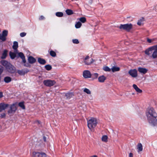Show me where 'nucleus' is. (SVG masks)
Segmentation results:
<instances>
[{
	"label": "nucleus",
	"mask_w": 157,
	"mask_h": 157,
	"mask_svg": "<svg viewBox=\"0 0 157 157\" xmlns=\"http://www.w3.org/2000/svg\"><path fill=\"white\" fill-rule=\"evenodd\" d=\"M44 67L45 69L48 71H49L52 68L51 66L49 64L45 66Z\"/></svg>",
	"instance_id": "35"
},
{
	"label": "nucleus",
	"mask_w": 157,
	"mask_h": 157,
	"mask_svg": "<svg viewBox=\"0 0 157 157\" xmlns=\"http://www.w3.org/2000/svg\"><path fill=\"white\" fill-rule=\"evenodd\" d=\"M91 157H98V156L96 155H94L93 156H91Z\"/></svg>",
	"instance_id": "54"
},
{
	"label": "nucleus",
	"mask_w": 157,
	"mask_h": 157,
	"mask_svg": "<svg viewBox=\"0 0 157 157\" xmlns=\"http://www.w3.org/2000/svg\"><path fill=\"white\" fill-rule=\"evenodd\" d=\"M17 107L16 105L14 104H12L11 105L10 109L8 111V114L10 116L13 115Z\"/></svg>",
	"instance_id": "5"
},
{
	"label": "nucleus",
	"mask_w": 157,
	"mask_h": 157,
	"mask_svg": "<svg viewBox=\"0 0 157 157\" xmlns=\"http://www.w3.org/2000/svg\"><path fill=\"white\" fill-rule=\"evenodd\" d=\"M32 157H46V155L44 152L34 151L33 153Z\"/></svg>",
	"instance_id": "6"
},
{
	"label": "nucleus",
	"mask_w": 157,
	"mask_h": 157,
	"mask_svg": "<svg viewBox=\"0 0 157 157\" xmlns=\"http://www.w3.org/2000/svg\"><path fill=\"white\" fill-rule=\"evenodd\" d=\"M49 53L50 55L52 57H55L56 56V52L52 50H51L50 52Z\"/></svg>",
	"instance_id": "33"
},
{
	"label": "nucleus",
	"mask_w": 157,
	"mask_h": 157,
	"mask_svg": "<svg viewBox=\"0 0 157 157\" xmlns=\"http://www.w3.org/2000/svg\"><path fill=\"white\" fill-rule=\"evenodd\" d=\"M19 56L22 59V62L23 63H25L26 61L25 59V56L23 53L21 52H19L18 53Z\"/></svg>",
	"instance_id": "18"
},
{
	"label": "nucleus",
	"mask_w": 157,
	"mask_h": 157,
	"mask_svg": "<svg viewBox=\"0 0 157 157\" xmlns=\"http://www.w3.org/2000/svg\"><path fill=\"white\" fill-rule=\"evenodd\" d=\"M83 76L85 78H88L91 77V74L88 70H85L83 71Z\"/></svg>",
	"instance_id": "11"
},
{
	"label": "nucleus",
	"mask_w": 157,
	"mask_h": 157,
	"mask_svg": "<svg viewBox=\"0 0 157 157\" xmlns=\"http://www.w3.org/2000/svg\"><path fill=\"white\" fill-rule=\"evenodd\" d=\"M103 70L106 71H110L111 70V69L107 66L104 67Z\"/></svg>",
	"instance_id": "38"
},
{
	"label": "nucleus",
	"mask_w": 157,
	"mask_h": 157,
	"mask_svg": "<svg viewBox=\"0 0 157 157\" xmlns=\"http://www.w3.org/2000/svg\"><path fill=\"white\" fill-rule=\"evenodd\" d=\"M132 25L131 23L125 24H121L119 26L117 27L121 30H123L129 32L132 29Z\"/></svg>",
	"instance_id": "3"
},
{
	"label": "nucleus",
	"mask_w": 157,
	"mask_h": 157,
	"mask_svg": "<svg viewBox=\"0 0 157 157\" xmlns=\"http://www.w3.org/2000/svg\"><path fill=\"white\" fill-rule=\"evenodd\" d=\"M19 106L23 109H25V107L23 102H21L18 104Z\"/></svg>",
	"instance_id": "32"
},
{
	"label": "nucleus",
	"mask_w": 157,
	"mask_h": 157,
	"mask_svg": "<svg viewBox=\"0 0 157 157\" xmlns=\"http://www.w3.org/2000/svg\"><path fill=\"white\" fill-rule=\"evenodd\" d=\"M3 70V67L2 66L0 65V75L2 73Z\"/></svg>",
	"instance_id": "44"
},
{
	"label": "nucleus",
	"mask_w": 157,
	"mask_h": 157,
	"mask_svg": "<svg viewBox=\"0 0 157 157\" xmlns=\"http://www.w3.org/2000/svg\"><path fill=\"white\" fill-rule=\"evenodd\" d=\"M154 50V47H150L145 51V54L148 55H150L153 52V51Z\"/></svg>",
	"instance_id": "13"
},
{
	"label": "nucleus",
	"mask_w": 157,
	"mask_h": 157,
	"mask_svg": "<svg viewBox=\"0 0 157 157\" xmlns=\"http://www.w3.org/2000/svg\"><path fill=\"white\" fill-rule=\"evenodd\" d=\"M106 78L104 75L100 76L98 78V81L100 82H104L106 79Z\"/></svg>",
	"instance_id": "16"
},
{
	"label": "nucleus",
	"mask_w": 157,
	"mask_h": 157,
	"mask_svg": "<svg viewBox=\"0 0 157 157\" xmlns=\"http://www.w3.org/2000/svg\"><path fill=\"white\" fill-rule=\"evenodd\" d=\"M9 54L11 58L12 59H14L16 56V54L15 53L11 52H10Z\"/></svg>",
	"instance_id": "30"
},
{
	"label": "nucleus",
	"mask_w": 157,
	"mask_h": 157,
	"mask_svg": "<svg viewBox=\"0 0 157 157\" xmlns=\"http://www.w3.org/2000/svg\"><path fill=\"white\" fill-rule=\"evenodd\" d=\"M98 75L97 73H94L91 74V77L93 79H96L98 78Z\"/></svg>",
	"instance_id": "29"
},
{
	"label": "nucleus",
	"mask_w": 157,
	"mask_h": 157,
	"mask_svg": "<svg viewBox=\"0 0 157 157\" xmlns=\"http://www.w3.org/2000/svg\"><path fill=\"white\" fill-rule=\"evenodd\" d=\"M4 81L8 83L11 81V78L10 77H6L4 78Z\"/></svg>",
	"instance_id": "27"
},
{
	"label": "nucleus",
	"mask_w": 157,
	"mask_h": 157,
	"mask_svg": "<svg viewBox=\"0 0 157 157\" xmlns=\"http://www.w3.org/2000/svg\"><path fill=\"white\" fill-rule=\"evenodd\" d=\"M128 73L132 78H136L138 76L137 71L135 69L130 70Z\"/></svg>",
	"instance_id": "7"
},
{
	"label": "nucleus",
	"mask_w": 157,
	"mask_h": 157,
	"mask_svg": "<svg viewBox=\"0 0 157 157\" xmlns=\"http://www.w3.org/2000/svg\"><path fill=\"white\" fill-rule=\"evenodd\" d=\"M102 140L104 142H106L108 141V137L106 135L103 136L101 138Z\"/></svg>",
	"instance_id": "31"
},
{
	"label": "nucleus",
	"mask_w": 157,
	"mask_h": 157,
	"mask_svg": "<svg viewBox=\"0 0 157 157\" xmlns=\"http://www.w3.org/2000/svg\"><path fill=\"white\" fill-rule=\"evenodd\" d=\"M8 31L7 30H4L2 32V34H0V40L2 41H5L6 40V37L7 36Z\"/></svg>",
	"instance_id": "8"
},
{
	"label": "nucleus",
	"mask_w": 157,
	"mask_h": 157,
	"mask_svg": "<svg viewBox=\"0 0 157 157\" xmlns=\"http://www.w3.org/2000/svg\"><path fill=\"white\" fill-rule=\"evenodd\" d=\"M1 63L2 65L4 66L6 68L9 65L11 64L10 63L5 60H1Z\"/></svg>",
	"instance_id": "17"
},
{
	"label": "nucleus",
	"mask_w": 157,
	"mask_h": 157,
	"mask_svg": "<svg viewBox=\"0 0 157 157\" xmlns=\"http://www.w3.org/2000/svg\"><path fill=\"white\" fill-rule=\"evenodd\" d=\"M18 47V44L17 42L14 41L13 46V48L15 50H16Z\"/></svg>",
	"instance_id": "28"
},
{
	"label": "nucleus",
	"mask_w": 157,
	"mask_h": 157,
	"mask_svg": "<svg viewBox=\"0 0 157 157\" xmlns=\"http://www.w3.org/2000/svg\"><path fill=\"white\" fill-rule=\"evenodd\" d=\"M9 106L8 104H5L4 103H1L0 104V112H2L3 110H4L6 108Z\"/></svg>",
	"instance_id": "12"
},
{
	"label": "nucleus",
	"mask_w": 157,
	"mask_h": 157,
	"mask_svg": "<svg viewBox=\"0 0 157 157\" xmlns=\"http://www.w3.org/2000/svg\"><path fill=\"white\" fill-rule=\"evenodd\" d=\"M81 25H82L81 23L80 22H78L75 25V27L76 28H79L81 26Z\"/></svg>",
	"instance_id": "36"
},
{
	"label": "nucleus",
	"mask_w": 157,
	"mask_h": 157,
	"mask_svg": "<svg viewBox=\"0 0 157 157\" xmlns=\"http://www.w3.org/2000/svg\"><path fill=\"white\" fill-rule=\"evenodd\" d=\"M24 66L25 67H29L30 65L29 63H26L24 64Z\"/></svg>",
	"instance_id": "48"
},
{
	"label": "nucleus",
	"mask_w": 157,
	"mask_h": 157,
	"mask_svg": "<svg viewBox=\"0 0 157 157\" xmlns=\"http://www.w3.org/2000/svg\"><path fill=\"white\" fill-rule=\"evenodd\" d=\"M43 83L46 86L50 87L55 84L56 82L49 79L45 80L44 81Z\"/></svg>",
	"instance_id": "4"
},
{
	"label": "nucleus",
	"mask_w": 157,
	"mask_h": 157,
	"mask_svg": "<svg viewBox=\"0 0 157 157\" xmlns=\"http://www.w3.org/2000/svg\"><path fill=\"white\" fill-rule=\"evenodd\" d=\"M97 124V119L94 117H91L87 121L88 127L90 129L94 128L96 126Z\"/></svg>",
	"instance_id": "2"
},
{
	"label": "nucleus",
	"mask_w": 157,
	"mask_h": 157,
	"mask_svg": "<svg viewBox=\"0 0 157 157\" xmlns=\"http://www.w3.org/2000/svg\"><path fill=\"white\" fill-rule=\"evenodd\" d=\"M43 140L44 142H46V137L45 136H43Z\"/></svg>",
	"instance_id": "50"
},
{
	"label": "nucleus",
	"mask_w": 157,
	"mask_h": 157,
	"mask_svg": "<svg viewBox=\"0 0 157 157\" xmlns=\"http://www.w3.org/2000/svg\"><path fill=\"white\" fill-rule=\"evenodd\" d=\"M133 87L136 90V91L139 93H140L142 92V90L140 89L136 84H133Z\"/></svg>",
	"instance_id": "22"
},
{
	"label": "nucleus",
	"mask_w": 157,
	"mask_h": 157,
	"mask_svg": "<svg viewBox=\"0 0 157 157\" xmlns=\"http://www.w3.org/2000/svg\"><path fill=\"white\" fill-rule=\"evenodd\" d=\"M44 17L43 16H41L40 17L39 19L40 20H42L44 19Z\"/></svg>",
	"instance_id": "47"
},
{
	"label": "nucleus",
	"mask_w": 157,
	"mask_h": 157,
	"mask_svg": "<svg viewBox=\"0 0 157 157\" xmlns=\"http://www.w3.org/2000/svg\"><path fill=\"white\" fill-rule=\"evenodd\" d=\"M38 61L40 64L42 65H44L46 63V61L45 59L40 58H38Z\"/></svg>",
	"instance_id": "21"
},
{
	"label": "nucleus",
	"mask_w": 157,
	"mask_h": 157,
	"mask_svg": "<svg viewBox=\"0 0 157 157\" xmlns=\"http://www.w3.org/2000/svg\"><path fill=\"white\" fill-rule=\"evenodd\" d=\"M36 123H37L38 124H40V122L39 121H36Z\"/></svg>",
	"instance_id": "53"
},
{
	"label": "nucleus",
	"mask_w": 157,
	"mask_h": 157,
	"mask_svg": "<svg viewBox=\"0 0 157 157\" xmlns=\"http://www.w3.org/2000/svg\"><path fill=\"white\" fill-rule=\"evenodd\" d=\"M28 60L29 62L31 64L33 63L36 61L35 59L32 56H30L28 57Z\"/></svg>",
	"instance_id": "15"
},
{
	"label": "nucleus",
	"mask_w": 157,
	"mask_h": 157,
	"mask_svg": "<svg viewBox=\"0 0 157 157\" xmlns=\"http://www.w3.org/2000/svg\"><path fill=\"white\" fill-rule=\"evenodd\" d=\"M74 96V94L73 93H68L65 94V96L66 97V99H70Z\"/></svg>",
	"instance_id": "19"
},
{
	"label": "nucleus",
	"mask_w": 157,
	"mask_h": 157,
	"mask_svg": "<svg viewBox=\"0 0 157 157\" xmlns=\"http://www.w3.org/2000/svg\"><path fill=\"white\" fill-rule=\"evenodd\" d=\"M138 71L140 73L145 74L147 72V70L145 68L140 67L138 68Z\"/></svg>",
	"instance_id": "14"
},
{
	"label": "nucleus",
	"mask_w": 157,
	"mask_h": 157,
	"mask_svg": "<svg viewBox=\"0 0 157 157\" xmlns=\"http://www.w3.org/2000/svg\"><path fill=\"white\" fill-rule=\"evenodd\" d=\"M3 97V94L2 92H0V98H1Z\"/></svg>",
	"instance_id": "52"
},
{
	"label": "nucleus",
	"mask_w": 157,
	"mask_h": 157,
	"mask_svg": "<svg viewBox=\"0 0 157 157\" xmlns=\"http://www.w3.org/2000/svg\"><path fill=\"white\" fill-rule=\"evenodd\" d=\"M152 56L153 58H155L157 56V52L154 51L153 52Z\"/></svg>",
	"instance_id": "40"
},
{
	"label": "nucleus",
	"mask_w": 157,
	"mask_h": 157,
	"mask_svg": "<svg viewBox=\"0 0 157 157\" xmlns=\"http://www.w3.org/2000/svg\"><path fill=\"white\" fill-rule=\"evenodd\" d=\"M56 15L57 17H61L63 16V14L62 12H57L56 13Z\"/></svg>",
	"instance_id": "34"
},
{
	"label": "nucleus",
	"mask_w": 157,
	"mask_h": 157,
	"mask_svg": "<svg viewBox=\"0 0 157 157\" xmlns=\"http://www.w3.org/2000/svg\"><path fill=\"white\" fill-rule=\"evenodd\" d=\"M129 157H133V155L132 153H130L129 154Z\"/></svg>",
	"instance_id": "51"
},
{
	"label": "nucleus",
	"mask_w": 157,
	"mask_h": 157,
	"mask_svg": "<svg viewBox=\"0 0 157 157\" xmlns=\"http://www.w3.org/2000/svg\"><path fill=\"white\" fill-rule=\"evenodd\" d=\"M7 52L8 51L6 50H5L4 51L1 57V58L2 59H5L6 58L7 55Z\"/></svg>",
	"instance_id": "20"
},
{
	"label": "nucleus",
	"mask_w": 157,
	"mask_h": 157,
	"mask_svg": "<svg viewBox=\"0 0 157 157\" xmlns=\"http://www.w3.org/2000/svg\"><path fill=\"white\" fill-rule=\"evenodd\" d=\"M147 121L151 125L156 126L157 125V113L152 107L148 108L146 111Z\"/></svg>",
	"instance_id": "1"
},
{
	"label": "nucleus",
	"mask_w": 157,
	"mask_h": 157,
	"mask_svg": "<svg viewBox=\"0 0 157 157\" xmlns=\"http://www.w3.org/2000/svg\"><path fill=\"white\" fill-rule=\"evenodd\" d=\"M79 20L82 23H84L86 21V18L85 17H82L79 18Z\"/></svg>",
	"instance_id": "39"
},
{
	"label": "nucleus",
	"mask_w": 157,
	"mask_h": 157,
	"mask_svg": "<svg viewBox=\"0 0 157 157\" xmlns=\"http://www.w3.org/2000/svg\"><path fill=\"white\" fill-rule=\"evenodd\" d=\"M153 47H154V48H155V50L154 51L157 52V45L154 46H153Z\"/></svg>",
	"instance_id": "49"
},
{
	"label": "nucleus",
	"mask_w": 157,
	"mask_h": 157,
	"mask_svg": "<svg viewBox=\"0 0 157 157\" xmlns=\"http://www.w3.org/2000/svg\"><path fill=\"white\" fill-rule=\"evenodd\" d=\"M83 91L84 92L88 94H91V91H90V90L86 88H85L83 90Z\"/></svg>",
	"instance_id": "37"
},
{
	"label": "nucleus",
	"mask_w": 157,
	"mask_h": 157,
	"mask_svg": "<svg viewBox=\"0 0 157 157\" xmlns=\"http://www.w3.org/2000/svg\"><path fill=\"white\" fill-rule=\"evenodd\" d=\"M112 71L113 72L119 71L120 70V68L116 66H113L111 69Z\"/></svg>",
	"instance_id": "23"
},
{
	"label": "nucleus",
	"mask_w": 157,
	"mask_h": 157,
	"mask_svg": "<svg viewBox=\"0 0 157 157\" xmlns=\"http://www.w3.org/2000/svg\"><path fill=\"white\" fill-rule=\"evenodd\" d=\"M72 42L73 43L75 44H78L79 43L78 40L77 39H73L72 40Z\"/></svg>",
	"instance_id": "42"
},
{
	"label": "nucleus",
	"mask_w": 157,
	"mask_h": 157,
	"mask_svg": "<svg viewBox=\"0 0 157 157\" xmlns=\"http://www.w3.org/2000/svg\"><path fill=\"white\" fill-rule=\"evenodd\" d=\"M6 116V114L5 113L0 114V117L1 118H5Z\"/></svg>",
	"instance_id": "43"
},
{
	"label": "nucleus",
	"mask_w": 157,
	"mask_h": 157,
	"mask_svg": "<svg viewBox=\"0 0 157 157\" xmlns=\"http://www.w3.org/2000/svg\"><path fill=\"white\" fill-rule=\"evenodd\" d=\"M17 73L21 75H24L25 74V72L22 70H18Z\"/></svg>",
	"instance_id": "41"
},
{
	"label": "nucleus",
	"mask_w": 157,
	"mask_h": 157,
	"mask_svg": "<svg viewBox=\"0 0 157 157\" xmlns=\"http://www.w3.org/2000/svg\"><path fill=\"white\" fill-rule=\"evenodd\" d=\"M6 69L8 72L10 73H13L16 71L15 67L11 64L9 65Z\"/></svg>",
	"instance_id": "9"
},
{
	"label": "nucleus",
	"mask_w": 157,
	"mask_h": 157,
	"mask_svg": "<svg viewBox=\"0 0 157 157\" xmlns=\"http://www.w3.org/2000/svg\"><path fill=\"white\" fill-rule=\"evenodd\" d=\"M137 149L138 150V152L141 151L143 150V146L141 143H139L137 145Z\"/></svg>",
	"instance_id": "24"
},
{
	"label": "nucleus",
	"mask_w": 157,
	"mask_h": 157,
	"mask_svg": "<svg viewBox=\"0 0 157 157\" xmlns=\"http://www.w3.org/2000/svg\"><path fill=\"white\" fill-rule=\"evenodd\" d=\"M65 12L68 15L73 14L74 13L73 11L71 9H67L66 10Z\"/></svg>",
	"instance_id": "26"
},
{
	"label": "nucleus",
	"mask_w": 157,
	"mask_h": 157,
	"mask_svg": "<svg viewBox=\"0 0 157 157\" xmlns=\"http://www.w3.org/2000/svg\"><path fill=\"white\" fill-rule=\"evenodd\" d=\"M147 42L149 43H151L152 41V40L151 39H150L148 38H147Z\"/></svg>",
	"instance_id": "46"
},
{
	"label": "nucleus",
	"mask_w": 157,
	"mask_h": 157,
	"mask_svg": "<svg viewBox=\"0 0 157 157\" xmlns=\"http://www.w3.org/2000/svg\"><path fill=\"white\" fill-rule=\"evenodd\" d=\"M144 21V17H142L137 22V24L139 26H140L142 24H143V22Z\"/></svg>",
	"instance_id": "25"
},
{
	"label": "nucleus",
	"mask_w": 157,
	"mask_h": 157,
	"mask_svg": "<svg viewBox=\"0 0 157 157\" xmlns=\"http://www.w3.org/2000/svg\"><path fill=\"white\" fill-rule=\"evenodd\" d=\"M94 61V60L92 59H90L88 56H87L84 59V63L86 65H90Z\"/></svg>",
	"instance_id": "10"
},
{
	"label": "nucleus",
	"mask_w": 157,
	"mask_h": 157,
	"mask_svg": "<svg viewBox=\"0 0 157 157\" xmlns=\"http://www.w3.org/2000/svg\"><path fill=\"white\" fill-rule=\"evenodd\" d=\"M26 33L25 32H23L20 33V36H21L23 37L25 36L26 35Z\"/></svg>",
	"instance_id": "45"
}]
</instances>
